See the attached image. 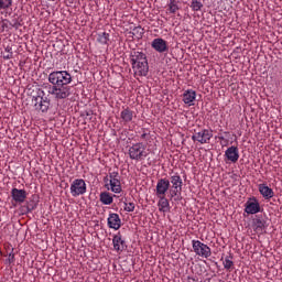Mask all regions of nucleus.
Masks as SVG:
<instances>
[{"label": "nucleus", "instance_id": "obj_1", "mask_svg": "<svg viewBox=\"0 0 282 282\" xmlns=\"http://www.w3.org/2000/svg\"><path fill=\"white\" fill-rule=\"evenodd\" d=\"M72 74L67 70H54L48 74V83L52 87L48 90V94L55 98V100H65L69 98L72 94Z\"/></svg>", "mask_w": 282, "mask_h": 282}, {"label": "nucleus", "instance_id": "obj_2", "mask_svg": "<svg viewBox=\"0 0 282 282\" xmlns=\"http://www.w3.org/2000/svg\"><path fill=\"white\" fill-rule=\"evenodd\" d=\"M130 63L134 76H147L149 74V61L147 54L134 51L131 53Z\"/></svg>", "mask_w": 282, "mask_h": 282}, {"label": "nucleus", "instance_id": "obj_3", "mask_svg": "<svg viewBox=\"0 0 282 282\" xmlns=\"http://www.w3.org/2000/svg\"><path fill=\"white\" fill-rule=\"evenodd\" d=\"M105 187L107 191L120 194L122 193V183L120 182V173L118 171L110 172L108 176L104 178Z\"/></svg>", "mask_w": 282, "mask_h": 282}, {"label": "nucleus", "instance_id": "obj_4", "mask_svg": "<svg viewBox=\"0 0 282 282\" xmlns=\"http://www.w3.org/2000/svg\"><path fill=\"white\" fill-rule=\"evenodd\" d=\"M192 248L193 252L202 259H208L213 254L210 247L199 240H192Z\"/></svg>", "mask_w": 282, "mask_h": 282}, {"label": "nucleus", "instance_id": "obj_5", "mask_svg": "<svg viewBox=\"0 0 282 282\" xmlns=\"http://www.w3.org/2000/svg\"><path fill=\"white\" fill-rule=\"evenodd\" d=\"M45 93L42 90L40 95L32 98V102L36 111H42V113H47L50 110L51 100L47 97H44Z\"/></svg>", "mask_w": 282, "mask_h": 282}, {"label": "nucleus", "instance_id": "obj_6", "mask_svg": "<svg viewBox=\"0 0 282 282\" xmlns=\"http://www.w3.org/2000/svg\"><path fill=\"white\" fill-rule=\"evenodd\" d=\"M130 160H144L147 158V145L142 142L134 143L129 148Z\"/></svg>", "mask_w": 282, "mask_h": 282}, {"label": "nucleus", "instance_id": "obj_7", "mask_svg": "<svg viewBox=\"0 0 282 282\" xmlns=\"http://www.w3.org/2000/svg\"><path fill=\"white\" fill-rule=\"evenodd\" d=\"M85 193H87V183H85V180H74L70 184L72 197H80V195H85Z\"/></svg>", "mask_w": 282, "mask_h": 282}, {"label": "nucleus", "instance_id": "obj_8", "mask_svg": "<svg viewBox=\"0 0 282 282\" xmlns=\"http://www.w3.org/2000/svg\"><path fill=\"white\" fill-rule=\"evenodd\" d=\"M213 138V130L203 129L198 132H195L192 135L193 142H199V144H210Z\"/></svg>", "mask_w": 282, "mask_h": 282}, {"label": "nucleus", "instance_id": "obj_9", "mask_svg": "<svg viewBox=\"0 0 282 282\" xmlns=\"http://www.w3.org/2000/svg\"><path fill=\"white\" fill-rule=\"evenodd\" d=\"M169 188H171V181L169 178H160L156 183V197H166Z\"/></svg>", "mask_w": 282, "mask_h": 282}, {"label": "nucleus", "instance_id": "obj_10", "mask_svg": "<svg viewBox=\"0 0 282 282\" xmlns=\"http://www.w3.org/2000/svg\"><path fill=\"white\" fill-rule=\"evenodd\" d=\"M112 246L115 252H118V254L124 252V250L127 249V241L124 240V238H122V234L118 232L117 235L113 236Z\"/></svg>", "mask_w": 282, "mask_h": 282}, {"label": "nucleus", "instance_id": "obj_11", "mask_svg": "<svg viewBox=\"0 0 282 282\" xmlns=\"http://www.w3.org/2000/svg\"><path fill=\"white\" fill-rule=\"evenodd\" d=\"M245 213L247 215H257V213H261V205L257 198H249L245 205Z\"/></svg>", "mask_w": 282, "mask_h": 282}, {"label": "nucleus", "instance_id": "obj_12", "mask_svg": "<svg viewBox=\"0 0 282 282\" xmlns=\"http://www.w3.org/2000/svg\"><path fill=\"white\" fill-rule=\"evenodd\" d=\"M151 47H153L155 52H159V54L169 52V43L162 37L154 39L151 43Z\"/></svg>", "mask_w": 282, "mask_h": 282}, {"label": "nucleus", "instance_id": "obj_13", "mask_svg": "<svg viewBox=\"0 0 282 282\" xmlns=\"http://www.w3.org/2000/svg\"><path fill=\"white\" fill-rule=\"evenodd\" d=\"M11 197L15 204H23L25 199H28V192L25 189L13 187L11 189Z\"/></svg>", "mask_w": 282, "mask_h": 282}, {"label": "nucleus", "instance_id": "obj_14", "mask_svg": "<svg viewBox=\"0 0 282 282\" xmlns=\"http://www.w3.org/2000/svg\"><path fill=\"white\" fill-rule=\"evenodd\" d=\"M195 100H197V91L193 89H187L183 93V102L188 107H193L195 105Z\"/></svg>", "mask_w": 282, "mask_h": 282}, {"label": "nucleus", "instance_id": "obj_15", "mask_svg": "<svg viewBox=\"0 0 282 282\" xmlns=\"http://www.w3.org/2000/svg\"><path fill=\"white\" fill-rule=\"evenodd\" d=\"M108 227L112 228V230H120L122 226V220L120 219V215L116 213H110L108 217Z\"/></svg>", "mask_w": 282, "mask_h": 282}, {"label": "nucleus", "instance_id": "obj_16", "mask_svg": "<svg viewBox=\"0 0 282 282\" xmlns=\"http://www.w3.org/2000/svg\"><path fill=\"white\" fill-rule=\"evenodd\" d=\"M225 156L234 164L239 162V148L231 145L225 151Z\"/></svg>", "mask_w": 282, "mask_h": 282}, {"label": "nucleus", "instance_id": "obj_17", "mask_svg": "<svg viewBox=\"0 0 282 282\" xmlns=\"http://www.w3.org/2000/svg\"><path fill=\"white\" fill-rule=\"evenodd\" d=\"M258 191L265 199H272L274 197V189H272L268 184L262 183L258 185Z\"/></svg>", "mask_w": 282, "mask_h": 282}, {"label": "nucleus", "instance_id": "obj_18", "mask_svg": "<svg viewBox=\"0 0 282 282\" xmlns=\"http://www.w3.org/2000/svg\"><path fill=\"white\" fill-rule=\"evenodd\" d=\"M120 118L124 124H129V122L133 121V118H135V112L129 107L123 108V111L120 112Z\"/></svg>", "mask_w": 282, "mask_h": 282}, {"label": "nucleus", "instance_id": "obj_19", "mask_svg": "<svg viewBox=\"0 0 282 282\" xmlns=\"http://www.w3.org/2000/svg\"><path fill=\"white\" fill-rule=\"evenodd\" d=\"M158 207L160 213H169L171 210V203H169V198L166 196H158Z\"/></svg>", "mask_w": 282, "mask_h": 282}, {"label": "nucleus", "instance_id": "obj_20", "mask_svg": "<svg viewBox=\"0 0 282 282\" xmlns=\"http://www.w3.org/2000/svg\"><path fill=\"white\" fill-rule=\"evenodd\" d=\"M253 230L257 235H263V230H265V220L261 218L253 219Z\"/></svg>", "mask_w": 282, "mask_h": 282}, {"label": "nucleus", "instance_id": "obj_21", "mask_svg": "<svg viewBox=\"0 0 282 282\" xmlns=\"http://www.w3.org/2000/svg\"><path fill=\"white\" fill-rule=\"evenodd\" d=\"M99 200L104 206H111V204H113V196L109 192H101Z\"/></svg>", "mask_w": 282, "mask_h": 282}, {"label": "nucleus", "instance_id": "obj_22", "mask_svg": "<svg viewBox=\"0 0 282 282\" xmlns=\"http://www.w3.org/2000/svg\"><path fill=\"white\" fill-rule=\"evenodd\" d=\"M170 184H172V188H182L184 186V182L182 181V176L180 174H174L170 177Z\"/></svg>", "mask_w": 282, "mask_h": 282}, {"label": "nucleus", "instance_id": "obj_23", "mask_svg": "<svg viewBox=\"0 0 282 282\" xmlns=\"http://www.w3.org/2000/svg\"><path fill=\"white\" fill-rule=\"evenodd\" d=\"M14 0H0V12L3 14L6 12L8 14L9 10H12V4Z\"/></svg>", "mask_w": 282, "mask_h": 282}, {"label": "nucleus", "instance_id": "obj_24", "mask_svg": "<svg viewBox=\"0 0 282 282\" xmlns=\"http://www.w3.org/2000/svg\"><path fill=\"white\" fill-rule=\"evenodd\" d=\"M181 195H182L181 187H171V189H170L171 199H174V202H180Z\"/></svg>", "mask_w": 282, "mask_h": 282}, {"label": "nucleus", "instance_id": "obj_25", "mask_svg": "<svg viewBox=\"0 0 282 282\" xmlns=\"http://www.w3.org/2000/svg\"><path fill=\"white\" fill-rule=\"evenodd\" d=\"M97 41L101 45H107V43H109V33H107V32L98 33Z\"/></svg>", "mask_w": 282, "mask_h": 282}, {"label": "nucleus", "instance_id": "obj_26", "mask_svg": "<svg viewBox=\"0 0 282 282\" xmlns=\"http://www.w3.org/2000/svg\"><path fill=\"white\" fill-rule=\"evenodd\" d=\"M132 35L135 37V39H142V36H144V29L142 26H135L133 30H132Z\"/></svg>", "mask_w": 282, "mask_h": 282}, {"label": "nucleus", "instance_id": "obj_27", "mask_svg": "<svg viewBox=\"0 0 282 282\" xmlns=\"http://www.w3.org/2000/svg\"><path fill=\"white\" fill-rule=\"evenodd\" d=\"M191 8L194 12H199V10L204 8V4L202 3V1L193 0L191 3Z\"/></svg>", "mask_w": 282, "mask_h": 282}, {"label": "nucleus", "instance_id": "obj_28", "mask_svg": "<svg viewBox=\"0 0 282 282\" xmlns=\"http://www.w3.org/2000/svg\"><path fill=\"white\" fill-rule=\"evenodd\" d=\"M177 10H180V7L177 6V1L176 0H170L169 11L171 12V14H175V12H177Z\"/></svg>", "mask_w": 282, "mask_h": 282}, {"label": "nucleus", "instance_id": "obj_29", "mask_svg": "<svg viewBox=\"0 0 282 282\" xmlns=\"http://www.w3.org/2000/svg\"><path fill=\"white\" fill-rule=\"evenodd\" d=\"M225 270H232L235 262L231 261L230 257H226L225 261L223 262Z\"/></svg>", "mask_w": 282, "mask_h": 282}, {"label": "nucleus", "instance_id": "obj_30", "mask_svg": "<svg viewBox=\"0 0 282 282\" xmlns=\"http://www.w3.org/2000/svg\"><path fill=\"white\" fill-rule=\"evenodd\" d=\"M123 209L127 213H133V210H135V204L134 203H124Z\"/></svg>", "mask_w": 282, "mask_h": 282}, {"label": "nucleus", "instance_id": "obj_31", "mask_svg": "<svg viewBox=\"0 0 282 282\" xmlns=\"http://www.w3.org/2000/svg\"><path fill=\"white\" fill-rule=\"evenodd\" d=\"M14 261H15V258H14V252H10L9 254H8V259H7V263H9V265H12V263H14Z\"/></svg>", "mask_w": 282, "mask_h": 282}, {"label": "nucleus", "instance_id": "obj_32", "mask_svg": "<svg viewBox=\"0 0 282 282\" xmlns=\"http://www.w3.org/2000/svg\"><path fill=\"white\" fill-rule=\"evenodd\" d=\"M11 28H14L15 30H19V28H21V23H19V21L17 20H13L11 23H10Z\"/></svg>", "mask_w": 282, "mask_h": 282}, {"label": "nucleus", "instance_id": "obj_33", "mask_svg": "<svg viewBox=\"0 0 282 282\" xmlns=\"http://www.w3.org/2000/svg\"><path fill=\"white\" fill-rule=\"evenodd\" d=\"M13 53H6V51L3 52L2 57L4 58V61H10V58H12Z\"/></svg>", "mask_w": 282, "mask_h": 282}, {"label": "nucleus", "instance_id": "obj_34", "mask_svg": "<svg viewBox=\"0 0 282 282\" xmlns=\"http://www.w3.org/2000/svg\"><path fill=\"white\" fill-rule=\"evenodd\" d=\"M0 25H1L0 29L2 30V32H3V30H7V28H8V20H3Z\"/></svg>", "mask_w": 282, "mask_h": 282}, {"label": "nucleus", "instance_id": "obj_35", "mask_svg": "<svg viewBox=\"0 0 282 282\" xmlns=\"http://www.w3.org/2000/svg\"><path fill=\"white\" fill-rule=\"evenodd\" d=\"M4 52L8 53V54H13V53H12V47H10V46H7V47L4 48Z\"/></svg>", "mask_w": 282, "mask_h": 282}, {"label": "nucleus", "instance_id": "obj_36", "mask_svg": "<svg viewBox=\"0 0 282 282\" xmlns=\"http://www.w3.org/2000/svg\"><path fill=\"white\" fill-rule=\"evenodd\" d=\"M148 137H149V133L143 132V133L141 134V140H147Z\"/></svg>", "mask_w": 282, "mask_h": 282}, {"label": "nucleus", "instance_id": "obj_37", "mask_svg": "<svg viewBox=\"0 0 282 282\" xmlns=\"http://www.w3.org/2000/svg\"><path fill=\"white\" fill-rule=\"evenodd\" d=\"M218 139H219V140H225V138H224V137H218Z\"/></svg>", "mask_w": 282, "mask_h": 282}]
</instances>
